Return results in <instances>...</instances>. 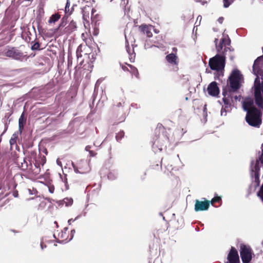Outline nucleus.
Segmentation results:
<instances>
[{
    "instance_id": "cd10ccee",
    "label": "nucleus",
    "mask_w": 263,
    "mask_h": 263,
    "mask_svg": "<svg viewBox=\"0 0 263 263\" xmlns=\"http://www.w3.org/2000/svg\"><path fill=\"white\" fill-rule=\"evenodd\" d=\"M39 47V45L38 44H35L33 46H32V49H37Z\"/></svg>"
},
{
    "instance_id": "a211bd4d",
    "label": "nucleus",
    "mask_w": 263,
    "mask_h": 263,
    "mask_svg": "<svg viewBox=\"0 0 263 263\" xmlns=\"http://www.w3.org/2000/svg\"><path fill=\"white\" fill-rule=\"evenodd\" d=\"M63 202L66 206H70L73 203V199L71 198H65L63 199Z\"/></svg>"
},
{
    "instance_id": "2f4dec72",
    "label": "nucleus",
    "mask_w": 263,
    "mask_h": 263,
    "mask_svg": "<svg viewBox=\"0 0 263 263\" xmlns=\"http://www.w3.org/2000/svg\"><path fill=\"white\" fill-rule=\"evenodd\" d=\"M156 142H155V143H154V145H153V148L154 151L155 152H157V149H156V148H155V147H156Z\"/></svg>"
},
{
    "instance_id": "79ce46f5",
    "label": "nucleus",
    "mask_w": 263,
    "mask_h": 263,
    "mask_svg": "<svg viewBox=\"0 0 263 263\" xmlns=\"http://www.w3.org/2000/svg\"><path fill=\"white\" fill-rule=\"evenodd\" d=\"M113 1H114V0H110V2H112Z\"/></svg>"
},
{
    "instance_id": "4468645a",
    "label": "nucleus",
    "mask_w": 263,
    "mask_h": 263,
    "mask_svg": "<svg viewBox=\"0 0 263 263\" xmlns=\"http://www.w3.org/2000/svg\"><path fill=\"white\" fill-rule=\"evenodd\" d=\"M60 15L58 13H55L52 15L48 20V23L53 24L55 23L57 21H58L60 18Z\"/></svg>"
},
{
    "instance_id": "c756f323",
    "label": "nucleus",
    "mask_w": 263,
    "mask_h": 263,
    "mask_svg": "<svg viewBox=\"0 0 263 263\" xmlns=\"http://www.w3.org/2000/svg\"><path fill=\"white\" fill-rule=\"evenodd\" d=\"M90 148H91V147H90V146H89V145H87V146H86V147H85V150H86V151H88V152H89V151H90Z\"/></svg>"
},
{
    "instance_id": "dca6fc26",
    "label": "nucleus",
    "mask_w": 263,
    "mask_h": 263,
    "mask_svg": "<svg viewBox=\"0 0 263 263\" xmlns=\"http://www.w3.org/2000/svg\"><path fill=\"white\" fill-rule=\"evenodd\" d=\"M17 138V134L15 133L13 134L9 141V143L11 147L13 145H15L16 144Z\"/></svg>"
},
{
    "instance_id": "aec40b11",
    "label": "nucleus",
    "mask_w": 263,
    "mask_h": 263,
    "mask_svg": "<svg viewBox=\"0 0 263 263\" xmlns=\"http://www.w3.org/2000/svg\"><path fill=\"white\" fill-rule=\"evenodd\" d=\"M223 3V7L224 8L229 7L235 0H222Z\"/></svg>"
},
{
    "instance_id": "1a4fd4ad",
    "label": "nucleus",
    "mask_w": 263,
    "mask_h": 263,
    "mask_svg": "<svg viewBox=\"0 0 263 263\" xmlns=\"http://www.w3.org/2000/svg\"><path fill=\"white\" fill-rule=\"evenodd\" d=\"M227 259L229 263H239V258L237 251L234 247H232L228 255Z\"/></svg>"
},
{
    "instance_id": "ddd939ff",
    "label": "nucleus",
    "mask_w": 263,
    "mask_h": 263,
    "mask_svg": "<svg viewBox=\"0 0 263 263\" xmlns=\"http://www.w3.org/2000/svg\"><path fill=\"white\" fill-rule=\"evenodd\" d=\"M141 27L142 31L144 33L146 34L148 37L152 36V30L153 29V28L152 26L142 25Z\"/></svg>"
},
{
    "instance_id": "393cba45",
    "label": "nucleus",
    "mask_w": 263,
    "mask_h": 263,
    "mask_svg": "<svg viewBox=\"0 0 263 263\" xmlns=\"http://www.w3.org/2000/svg\"><path fill=\"white\" fill-rule=\"evenodd\" d=\"M258 195L261 197V198L263 201V184L262 185L260 191L258 193Z\"/></svg>"
},
{
    "instance_id": "f03ea898",
    "label": "nucleus",
    "mask_w": 263,
    "mask_h": 263,
    "mask_svg": "<svg viewBox=\"0 0 263 263\" xmlns=\"http://www.w3.org/2000/svg\"><path fill=\"white\" fill-rule=\"evenodd\" d=\"M261 59L258 58L254 61L253 71L254 74L256 76L254 84L255 102L258 107L263 109V84L259 78V76L262 75V71L260 69Z\"/></svg>"
},
{
    "instance_id": "ea45409f",
    "label": "nucleus",
    "mask_w": 263,
    "mask_h": 263,
    "mask_svg": "<svg viewBox=\"0 0 263 263\" xmlns=\"http://www.w3.org/2000/svg\"><path fill=\"white\" fill-rule=\"evenodd\" d=\"M162 147H160V148H158V150H159V151H162Z\"/></svg>"
},
{
    "instance_id": "4c0bfd02",
    "label": "nucleus",
    "mask_w": 263,
    "mask_h": 263,
    "mask_svg": "<svg viewBox=\"0 0 263 263\" xmlns=\"http://www.w3.org/2000/svg\"><path fill=\"white\" fill-rule=\"evenodd\" d=\"M119 134H120V136L121 137L123 135V132H120V133Z\"/></svg>"
},
{
    "instance_id": "7ed1b4c3",
    "label": "nucleus",
    "mask_w": 263,
    "mask_h": 263,
    "mask_svg": "<svg viewBox=\"0 0 263 263\" xmlns=\"http://www.w3.org/2000/svg\"><path fill=\"white\" fill-rule=\"evenodd\" d=\"M253 105V100L250 98H246L243 102V108L247 111L246 121L251 126L258 127L261 123V114Z\"/></svg>"
},
{
    "instance_id": "f3484780",
    "label": "nucleus",
    "mask_w": 263,
    "mask_h": 263,
    "mask_svg": "<svg viewBox=\"0 0 263 263\" xmlns=\"http://www.w3.org/2000/svg\"><path fill=\"white\" fill-rule=\"evenodd\" d=\"M70 7V1L69 0H67L65 8V11L66 13H69L70 14L73 10V8H72L71 9H69Z\"/></svg>"
},
{
    "instance_id": "c85d7f7f",
    "label": "nucleus",
    "mask_w": 263,
    "mask_h": 263,
    "mask_svg": "<svg viewBox=\"0 0 263 263\" xmlns=\"http://www.w3.org/2000/svg\"><path fill=\"white\" fill-rule=\"evenodd\" d=\"M71 233L72 236H71V238H70V239L68 241H69L71 239H72V238L73 237V236L74 234L75 233V230H71Z\"/></svg>"
},
{
    "instance_id": "423d86ee",
    "label": "nucleus",
    "mask_w": 263,
    "mask_h": 263,
    "mask_svg": "<svg viewBox=\"0 0 263 263\" xmlns=\"http://www.w3.org/2000/svg\"><path fill=\"white\" fill-rule=\"evenodd\" d=\"M240 256L243 263H249L252 259L251 248L247 246L241 245L240 251Z\"/></svg>"
},
{
    "instance_id": "7c9ffc66",
    "label": "nucleus",
    "mask_w": 263,
    "mask_h": 263,
    "mask_svg": "<svg viewBox=\"0 0 263 263\" xmlns=\"http://www.w3.org/2000/svg\"><path fill=\"white\" fill-rule=\"evenodd\" d=\"M63 26H64L63 24V23L60 24V25L59 26V27L57 29H55V31H57L60 27H62Z\"/></svg>"
},
{
    "instance_id": "0eeeda50",
    "label": "nucleus",
    "mask_w": 263,
    "mask_h": 263,
    "mask_svg": "<svg viewBox=\"0 0 263 263\" xmlns=\"http://www.w3.org/2000/svg\"><path fill=\"white\" fill-rule=\"evenodd\" d=\"M230 92L224 91L223 92V101L224 102V107L223 106L221 110V115H226V112L229 111L231 107L232 97L230 96Z\"/></svg>"
},
{
    "instance_id": "473e14b6",
    "label": "nucleus",
    "mask_w": 263,
    "mask_h": 263,
    "mask_svg": "<svg viewBox=\"0 0 263 263\" xmlns=\"http://www.w3.org/2000/svg\"><path fill=\"white\" fill-rule=\"evenodd\" d=\"M218 21L221 24L222 23V21H223V18L222 17H220L218 18Z\"/></svg>"
},
{
    "instance_id": "39448f33",
    "label": "nucleus",
    "mask_w": 263,
    "mask_h": 263,
    "mask_svg": "<svg viewBox=\"0 0 263 263\" xmlns=\"http://www.w3.org/2000/svg\"><path fill=\"white\" fill-rule=\"evenodd\" d=\"M262 152L259 158V160H256L255 161H253L251 163V176L254 177L255 181L258 182L259 176V171L260 168V164H263V144H262Z\"/></svg>"
},
{
    "instance_id": "6ab92c4d",
    "label": "nucleus",
    "mask_w": 263,
    "mask_h": 263,
    "mask_svg": "<svg viewBox=\"0 0 263 263\" xmlns=\"http://www.w3.org/2000/svg\"><path fill=\"white\" fill-rule=\"evenodd\" d=\"M77 28V25H76V23L74 22V21H71L67 29L69 30H70V31H73V30H74Z\"/></svg>"
},
{
    "instance_id": "bb28decb",
    "label": "nucleus",
    "mask_w": 263,
    "mask_h": 263,
    "mask_svg": "<svg viewBox=\"0 0 263 263\" xmlns=\"http://www.w3.org/2000/svg\"><path fill=\"white\" fill-rule=\"evenodd\" d=\"M57 164L60 166L61 167H62V162L59 159H57Z\"/></svg>"
},
{
    "instance_id": "9b49d317",
    "label": "nucleus",
    "mask_w": 263,
    "mask_h": 263,
    "mask_svg": "<svg viewBox=\"0 0 263 263\" xmlns=\"http://www.w3.org/2000/svg\"><path fill=\"white\" fill-rule=\"evenodd\" d=\"M96 10L89 6H85L82 9L83 17L84 21H87L89 18L90 13L91 16Z\"/></svg>"
},
{
    "instance_id": "58836bf2",
    "label": "nucleus",
    "mask_w": 263,
    "mask_h": 263,
    "mask_svg": "<svg viewBox=\"0 0 263 263\" xmlns=\"http://www.w3.org/2000/svg\"><path fill=\"white\" fill-rule=\"evenodd\" d=\"M73 167H74V171H75L76 172H78V169H77V168H75V167H74V166H73Z\"/></svg>"
},
{
    "instance_id": "a878e982",
    "label": "nucleus",
    "mask_w": 263,
    "mask_h": 263,
    "mask_svg": "<svg viewBox=\"0 0 263 263\" xmlns=\"http://www.w3.org/2000/svg\"><path fill=\"white\" fill-rule=\"evenodd\" d=\"M48 190H49V192L52 194L54 192V187L53 186H48Z\"/></svg>"
},
{
    "instance_id": "20e7f679",
    "label": "nucleus",
    "mask_w": 263,
    "mask_h": 263,
    "mask_svg": "<svg viewBox=\"0 0 263 263\" xmlns=\"http://www.w3.org/2000/svg\"><path fill=\"white\" fill-rule=\"evenodd\" d=\"M243 82V78L240 72L237 69L233 70L229 77L231 88L235 91L240 88Z\"/></svg>"
},
{
    "instance_id": "c9c22d12",
    "label": "nucleus",
    "mask_w": 263,
    "mask_h": 263,
    "mask_svg": "<svg viewBox=\"0 0 263 263\" xmlns=\"http://www.w3.org/2000/svg\"><path fill=\"white\" fill-rule=\"evenodd\" d=\"M201 18H202V17H201V16L199 15V16L197 17V20H199V21H200L201 20Z\"/></svg>"
},
{
    "instance_id": "6e6552de",
    "label": "nucleus",
    "mask_w": 263,
    "mask_h": 263,
    "mask_svg": "<svg viewBox=\"0 0 263 263\" xmlns=\"http://www.w3.org/2000/svg\"><path fill=\"white\" fill-rule=\"evenodd\" d=\"M209 200L200 201L196 200L195 201L194 209L196 212L206 211L209 209Z\"/></svg>"
},
{
    "instance_id": "f704fd0d",
    "label": "nucleus",
    "mask_w": 263,
    "mask_h": 263,
    "mask_svg": "<svg viewBox=\"0 0 263 263\" xmlns=\"http://www.w3.org/2000/svg\"><path fill=\"white\" fill-rule=\"evenodd\" d=\"M74 220H73L72 219H70L68 220V222L69 223V224H71V222H73L74 221Z\"/></svg>"
},
{
    "instance_id": "9d476101",
    "label": "nucleus",
    "mask_w": 263,
    "mask_h": 263,
    "mask_svg": "<svg viewBox=\"0 0 263 263\" xmlns=\"http://www.w3.org/2000/svg\"><path fill=\"white\" fill-rule=\"evenodd\" d=\"M207 91L210 96L213 97L217 96L219 93V89L217 83L215 82L211 83L207 88Z\"/></svg>"
},
{
    "instance_id": "b1692460",
    "label": "nucleus",
    "mask_w": 263,
    "mask_h": 263,
    "mask_svg": "<svg viewBox=\"0 0 263 263\" xmlns=\"http://www.w3.org/2000/svg\"><path fill=\"white\" fill-rule=\"evenodd\" d=\"M23 162H21V163H22L21 167H22V169L25 170L27 167V162H26L25 160L23 159Z\"/></svg>"
},
{
    "instance_id": "f257e3e1",
    "label": "nucleus",
    "mask_w": 263,
    "mask_h": 263,
    "mask_svg": "<svg viewBox=\"0 0 263 263\" xmlns=\"http://www.w3.org/2000/svg\"><path fill=\"white\" fill-rule=\"evenodd\" d=\"M218 39H215L214 42L217 52L221 55L217 54L209 61V65L212 70L220 71L224 68L225 63L226 52L230 49L228 47L230 45V40L228 35L223 34L219 45H217Z\"/></svg>"
},
{
    "instance_id": "4be33fe9",
    "label": "nucleus",
    "mask_w": 263,
    "mask_h": 263,
    "mask_svg": "<svg viewBox=\"0 0 263 263\" xmlns=\"http://www.w3.org/2000/svg\"><path fill=\"white\" fill-rule=\"evenodd\" d=\"M5 54L7 57H13L14 56V49H8L5 53Z\"/></svg>"
},
{
    "instance_id": "2eb2a0df",
    "label": "nucleus",
    "mask_w": 263,
    "mask_h": 263,
    "mask_svg": "<svg viewBox=\"0 0 263 263\" xmlns=\"http://www.w3.org/2000/svg\"><path fill=\"white\" fill-rule=\"evenodd\" d=\"M25 122V119L24 118V114H22L18 120L19 129L21 132L22 128L23 127L24 124Z\"/></svg>"
},
{
    "instance_id": "f8f14e48",
    "label": "nucleus",
    "mask_w": 263,
    "mask_h": 263,
    "mask_svg": "<svg viewBox=\"0 0 263 263\" xmlns=\"http://www.w3.org/2000/svg\"><path fill=\"white\" fill-rule=\"evenodd\" d=\"M166 60L167 62L172 66H177L178 64V58L176 54L170 53L166 55Z\"/></svg>"
},
{
    "instance_id": "72a5a7b5",
    "label": "nucleus",
    "mask_w": 263,
    "mask_h": 263,
    "mask_svg": "<svg viewBox=\"0 0 263 263\" xmlns=\"http://www.w3.org/2000/svg\"><path fill=\"white\" fill-rule=\"evenodd\" d=\"M89 153H90V156H95V153L92 152V151H89Z\"/></svg>"
},
{
    "instance_id": "5701e85b",
    "label": "nucleus",
    "mask_w": 263,
    "mask_h": 263,
    "mask_svg": "<svg viewBox=\"0 0 263 263\" xmlns=\"http://www.w3.org/2000/svg\"><path fill=\"white\" fill-rule=\"evenodd\" d=\"M221 200L220 197H214L211 201H210V204L211 203L213 204L214 203L216 202H219Z\"/></svg>"
},
{
    "instance_id": "412c9836",
    "label": "nucleus",
    "mask_w": 263,
    "mask_h": 263,
    "mask_svg": "<svg viewBox=\"0 0 263 263\" xmlns=\"http://www.w3.org/2000/svg\"><path fill=\"white\" fill-rule=\"evenodd\" d=\"M130 37H127L126 36V35H125V39H126V50L127 51V52L129 53V54H130L131 53V51L130 50V48H129V40L130 39Z\"/></svg>"
},
{
    "instance_id": "e433bc0d",
    "label": "nucleus",
    "mask_w": 263,
    "mask_h": 263,
    "mask_svg": "<svg viewBox=\"0 0 263 263\" xmlns=\"http://www.w3.org/2000/svg\"><path fill=\"white\" fill-rule=\"evenodd\" d=\"M46 247L45 246H43V243H41V249H42V250L44 249V247Z\"/></svg>"
},
{
    "instance_id": "a19ab883",
    "label": "nucleus",
    "mask_w": 263,
    "mask_h": 263,
    "mask_svg": "<svg viewBox=\"0 0 263 263\" xmlns=\"http://www.w3.org/2000/svg\"><path fill=\"white\" fill-rule=\"evenodd\" d=\"M235 99H237V96H236V97H235Z\"/></svg>"
}]
</instances>
